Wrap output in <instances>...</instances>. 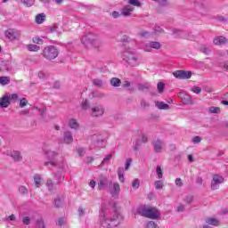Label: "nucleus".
<instances>
[{"label":"nucleus","instance_id":"ea45409f","mask_svg":"<svg viewBox=\"0 0 228 228\" xmlns=\"http://www.w3.org/2000/svg\"><path fill=\"white\" fill-rule=\"evenodd\" d=\"M93 84L95 86H102V80L101 79H94L93 80Z\"/></svg>","mask_w":228,"mask_h":228},{"label":"nucleus","instance_id":"4468645a","mask_svg":"<svg viewBox=\"0 0 228 228\" xmlns=\"http://www.w3.org/2000/svg\"><path fill=\"white\" fill-rule=\"evenodd\" d=\"M228 40L227 38L220 36V37H217L214 39V44L215 45H224L225 44H227Z\"/></svg>","mask_w":228,"mask_h":228},{"label":"nucleus","instance_id":"1a4fd4ad","mask_svg":"<svg viewBox=\"0 0 228 228\" xmlns=\"http://www.w3.org/2000/svg\"><path fill=\"white\" fill-rule=\"evenodd\" d=\"M224 183V177L220 175H214L211 183L212 190H216V184H222Z\"/></svg>","mask_w":228,"mask_h":228},{"label":"nucleus","instance_id":"6e6d98bb","mask_svg":"<svg viewBox=\"0 0 228 228\" xmlns=\"http://www.w3.org/2000/svg\"><path fill=\"white\" fill-rule=\"evenodd\" d=\"M30 219L29 217L26 216L23 218V224L24 225H29Z\"/></svg>","mask_w":228,"mask_h":228},{"label":"nucleus","instance_id":"72a5a7b5","mask_svg":"<svg viewBox=\"0 0 228 228\" xmlns=\"http://www.w3.org/2000/svg\"><path fill=\"white\" fill-rule=\"evenodd\" d=\"M32 42L33 44H37V45H42V44H44V40L40 37H33Z\"/></svg>","mask_w":228,"mask_h":228},{"label":"nucleus","instance_id":"e433bc0d","mask_svg":"<svg viewBox=\"0 0 228 228\" xmlns=\"http://www.w3.org/2000/svg\"><path fill=\"white\" fill-rule=\"evenodd\" d=\"M38 77H39V79H47V77H49V74H47L44 71H39Z\"/></svg>","mask_w":228,"mask_h":228},{"label":"nucleus","instance_id":"09e8293b","mask_svg":"<svg viewBox=\"0 0 228 228\" xmlns=\"http://www.w3.org/2000/svg\"><path fill=\"white\" fill-rule=\"evenodd\" d=\"M111 16L113 17V19H118V17H120V12L114 11L112 12Z\"/></svg>","mask_w":228,"mask_h":228},{"label":"nucleus","instance_id":"58836bf2","mask_svg":"<svg viewBox=\"0 0 228 228\" xmlns=\"http://www.w3.org/2000/svg\"><path fill=\"white\" fill-rule=\"evenodd\" d=\"M157 175L159 179H163V169L159 166L157 167Z\"/></svg>","mask_w":228,"mask_h":228},{"label":"nucleus","instance_id":"a211bd4d","mask_svg":"<svg viewBox=\"0 0 228 228\" xmlns=\"http://www.w3.org/2000/svg\"><path fill=\"white\" fill-rule=\"evenodd\" d=\"M11 158H12L14 161H20V159H22V156H20V152L16 151H11Z\"/></svg>","mask_w":228,"mask_h":228},{"label":"nucleus","instance_id":"20e7f679","mask_svg":"<svg viewBox=\"0 0 228 228\" xmlns=\"http://www.w3.org/2000/svg\"><path fill=\"white\" fill-rule=\"evenodd\" d=\"M173 76L176 79H190L191 78V71H185L183 69H179V70L174 71Z\"/></svg>","mask_w":228,"mask_h":228},{"label":"nucleus","instance_id":"9b49d317","mask_svg":"<svg viewBox=\"0 0 228 228\" xmlns=\"http://www.w3.org/2000/svg\"><path fill=\"white\" fill-rule=\"evenodd\" d=\"M10 104V95L5 94L0 98V108H8Z\"/></svg>","mask_w":228,"mask_h":228},{"label":"nucleus","instance_id":"c9c22d12","mask_svg":"<svg viewBox=\"0 0 228 228\" xmlns=\"http://www.w3.org/2000/svg\"><path fill=\"white\" fill-rule=\"evenodd\" d=\"M28 106V99L21 98L20 101V108H26Z\"/></svg>","mask_w":228,"mask_h":228},{"label":"nucleus","instance_id":"a19ab883","mask_svg":"<svg viewBox=\"0 0 228 228\" xmlns=\"http://www.w3.org/2000/svg\"><path fill=\"white\" fill-rule=\"evenodd\" d=\"M186 204H191L193 202V196L189 195L184 199Z\"/></svg>","mask_w":228,"mask_h":228},{"label":"nucleus","instance_id":"ddd939ff","mask_svg":"<svg viewBox=\"0 0 228 228\" xmlns=\"http://www.w3.org/2000/svg\"><path fill=\"white\" fill-rule=\"evenodd\" d=\"M155 152H161L163 151V142L156 140L152 142Z\"/></svg>","mask_w":228,"mask_h":228},{"label":"nucleus","instance_id":"cd10ccee","mask_svg":"<svg viewBox=\"0 0 228 228\" xmlns=\"http://www.w3.org/2000/svg\"><path fill=\"white\" fill-rule=\"evenodd\" d=\"M158 92L159 94H163L165 90V83L163 82H159L157 85Z\"/></svg>","mask_w":228,"mask_h":228},{"label":"nucleus","instance_id":"774afa93","mask_svg":"<svg viewBox=\"0 0 228 228\" xmlns=\"http://www.w3.org/2000/svg\"><path fill=\"white\" fill-rule=\"evenodd\" d=\"M188 160L190 161V163H193V156L188 155Z\"/></svg>","mask_w":228,"mask_h":228},{"label":"nucleus","instance_id":"6ab92c4d","mask_svg":"<svg viewBox=\"0 0 228 228\" xmlns=\"http://www.w3.org/2000/svg\"><path fill=\"white\" fill-rule=\"evenodd\" d=\"M182 101L183 104H193V100L191 99V96L188 94H183L182 97Z\"/></svg>","mask_w":228,"mask_h":228},{"label":"nucleus","instance_id":"69168bd1","mask_svg":"<svg viewBox=\"0 0 228 228\" xmlns=\"http://www.w3.org/2000/svg\"><path fill=\"white\" fill-rule=\"evenodd\" d=\"M89 186L91 188H95V181L92 180L90 183H89Z\"/></svg>","mask_w":228,"mask_h":228},{"label":"nucleus","instance_id":"338daca9","mask_svg":"<svg viewBox=\"0 0 228 228\" xmlns=\"http://www.w3.org/2000/svg\"><path fill=\"white\" fill-rule=\"evenodd\" d=\"M147 34H148L147 31H141V32L139 33L140 37H146Z\"/></svg>","mask_w":228,"mask_h":228},{"label":"nucleus","instance_id":"49530a36","mask_svg":"<svg viewBox=\"0 0 228 228\" xmlns=\"http://www.w3.org/2000/svg\"><path fill=\"white\" fill-rule=\"evenodd\" d=\"M192 142L193 143H200V142H202V138H200V136H194L192 138Z\"/></svg>","mask_w":228,"mask_h":228},{"label":"nucleus","instance_id":"4c0bfd02","mask_svg":"<svg viewBox=\"0 0 228 228\" xmlns=\"http://www.w3.org/2000/svg\"><path fill=\"white\" fill-rule=\"evenodd\" d=\"M129 4H132L133 6L140 7L142 6V4L138 0H128Z\"/></svg>","mask_w":228,"mask_h":228},{"label":"nucleus","instance_id":"37998d69","mask_svg":"<svg viewBox=\"0 0 228 228\" xmlns=\"http://www.w3.org/2000/svg\"><path fill=\"white\" fill-rule=\"evenodd\" d=\"M175 35L178 33L180 38H186V34L181 30H174Z\"/></svg>","mask_w":228,"mask_h":228},{"label":"nucleus","instance_id":"f257e3e1","mask_svg":"<svg viewBox=\"0 0 228 228\" xmlns=\"http://www.w3.org/2000/svg\"><path fill=\"white\" fill-rule=\"evenodd\" d=\"M137 213L141 216H145V218H151V220L159 218V210L154 207L141 206L137 208Z\"/></svg>","mask_w":228,"mask_h":228},{"label":"nucleus","instance_id":"473e14b6","mask_svg":"<svg viewBox=\"0 0 228 228\" xmlns=\"http://www.w3.org/2000/svg\"><path fill=\"white\" fill-rule=\"evenodd\" d=\"M36 188H40V185L42 184V178L40 176H36L34 178Z\"/></svg>","mask_w":228,"mask_h":228},{"label":"nucleus","instance_id":"c756f323","mask_svg":"<svg viewBox=\"0 0 228 228\" xmlns=\"http://www.w3.org/2000/svg\"><path fill=\"white\" fill-rule=\"evenodd\" d=\"M9 83H10V77H0V85H8Z\"/></svg>","mask_w":228,"mask_h":228},{"label":"nucleus","instance_id":"5fc2aeb1","mask_svg":"<svg viewBox=\"0 0 228 228\" xmlns=\"http://www.w3.org/2000/svg\"><path fill=\"white\" fill-rule=\"evenodd\" d=\"M19 191L20 193H28V189L24 186L20 187Z\"/></svg>","mask_w":228,"mask_h":228},{"label":"nucleus","instance_id":"f704fd0d","mask_svg":"<svg viewBox=\"0 0 228 228\" xmlns=\"http://www.w3.org/2000/svg\"><path fill=\"white\" fill-rule=\"evenodd\" d=\"M36 228H45V224H44L43 219H38L37 221Z\"/></svg>","mask_w":228,"mask_h":228},{"label":"nucleus","instance_id":"13d9d810","mask_svg":"<svg viewBox=\"0 0 228 228\" xmlns=\"http://www.w3.org/2000/svg\"><path fill=\"white\" fill-rule=\"evenodd\" d=\"M141 106L142 107V108H149V102H145V101H142L141 102Z\"/></svg>","mask_w":228,"mask_h":228},{"label":"nucleus","instance_id":"7ed1b4c3","mask_svg":"<svg viewBox=\"0 0 228 228\" xmlns=\"http://www.w3.org/2000/svg\"><path fill=\"white\" fill-rule=\"evenodd\" d=\"M58 49L56 47L50 45L48 47H45L43 51V56L45 58V60H55L58 58Z\"/></svg>","mask_w":228,"mask_h":228},{"label":"nucleus","instance_id":"603ef678","mask_svg":"<svg viewBox=\"0 0 228 228\" xmlns=\"http://www.w3.org/2000/svg\"><path fill=\"white\" fill-rule=\"evenodd\" d=\"M113 188H114V191H115L116 192L120 191V184H118V183H114Z\"/></svg>","mask_w":228,"mask_h":228},{"label":"nucleus","instance_id":"2eb2a0df","mask_svg":"<svg viewBox=\"0 0 228 228\" xmlns=\"http://www.w3.org/2000/svg\"><path fill=\"white\" fill-rule=\"evenodd\" d=\"M108 186V178L106 176H101L99 181V190H104Z\"/></svg>","mask_w":228,"mask_h":228},{"label":"nucleus","instance_id":"0e129e2a","mask_svg":"<svg viewBox=\"0 0 228 228\" xmlns=\"http://www.w3.org/2000/svg\"><path fill=\"white\" fill-rule=\"evenodd\" d=\"M202 53H204L205 54H208V53H209V49H208L206 46H204L203 48H201Z\"/></svg>","mask_w":228,"mask_h":228},{"label":"nucleus","instance_id":"a878e982","mask_svg":"<svg viewBox=\"0 0 228 228\" xmlns=\"http://www.w3.org/2000/svg\"><path fill=\"white\" fill-rule=\"evenodd\" d=\"M44 19H45V15L44 13L37 14L36 16V22L37 24H42V22H44Z\"/></svg>","mask_w":228,"mask_h":228},{"label":"nucleus","instance_id":"9d476101","mask_svg":"<svg viewBox=\"0 0 228 228\" xmlns=\"http://www.w3.org/2000/svg\"><path fill=\"white\" fill-rule=\"evenodd\" d=\"M151 49H161V43L156 41L150 42L149 45L145 46V51L151 53Z\"/></svg>","mask_w":228,"mask_h":228},{"label":"nucleus","instance_id":"393cba45","mask_svg":"<svg viewBox=\"0 0 228 228\" xmlns=\"http://www.w3.org/2000/svg\"><path fill=\"white\" fill-rule=\"evenodd\" d=\"M208 113H222V110L220 109V107H209L208 108Z\"/></svg>","mask_w":228,"mask_h":228},{"label":"nucleus","instance_id":"bb28decb","mask_svg":"<svg viewBox=\"0 0 228 228\" xmlns=\"http://www.w3.org/2000/svg\"><path fill=\"white\" fill-rule=\"evenodd\" d=\"M132 188L134 190H138L140 188V179L135 178L133 182H132Z\"/></svg>","mask_w":228,"mask_h":228},{"label":"nucleus","instance_id":"2f4dec72","mask_svg":"<svg viewBox=\"0 0 228 228\" xmlns=\"http://www.w3.org/2000/svg\"><path fill=\"white\" fill-rule=\"evenodd\" d=\"M163 186H164L163 181L159 180V181L155 182V188H156V190H163Z\"/></svg>","mask_w":228,"mask_h":228},{"label":"nucleus","instance_id":"f03ea898","mask_svg":"<svg viewBox=\"0 0 228 228\" xmlns=\"http://www.w3.org/2000/svg\"><path fill=\"white\" fill-rule=\"evenodd\" d=\"M122 59L126 63H127L130 67H138V58L134 56V54L129 51H126L122 53Z\"/></svg>","mask_w":228,"mask_h":228},{"label":"nucleus","instance_id":"b1692460","mask_svg":"<svg viewBox=\"0 0 228 228\" xmlns=\"http://www.w3.org/2000/svg\"><path fill=\"white\" fill-rule=\"evenodd\" d=\"M157 108H159V110H168V104L163 102H158L156 103Z\"/></svg>","mask_w":228,"mask_h":228},{"label":"nucleus","instance_id":"f3484780","mask_svg":"<svg viewBox=\"0 0 228 228\" xmlns=\"http://www.w3.org/2000/svg\"><path fill=\"white\" fill-rule=\"evenodd\" d=\"M72 142H74L72 134L70 132L64 133V142L65 143H72Z\"/></svg>","mask_w":228,"mask_h":228},{"label":"nucleus","instance_id":"052dcab7","mask_svg":"<svg viewBox=\"0 0 228 228\" xmlns=\"http://www.w3.org/2000/svg\"><path fill=\"white\" fill-rule=\"evenodd\" d=\"M128 86H131V83H129V81H125L123 83V87L124 88H127Z\"/></svg>","mask_w":228,"mask_h":228},{"label":"nucleus","instance_id":"79ce46f5","mask_svg":"<svg viewBox=\"0 0 228 228\" xmlns=\"http://www.w3.org/2000/svg\"><path fill=\"white\" fill-rule=\"evenodd\" d=\"M48 158H49V159H54V158H58V153L50 151V152H48Z\"/></svg>","mask_w":228,"mask_h":228},{"label":"nucleus","instance_id":"680f3d73","mask_svg":"<svg viewBox=\"0 0 228 228\" xmlns=\"http://www.w3.org/2000/svg\"><path fill=\"white\" fill-rule=\"evenodd\" d=\"M58 224L61 227V225H63V224H65V220H63V218H59Z\"/></svg>","mask_w":228,"mask_h":228},{"label":"nucleus","instance_id":"dca6fc26","mask_svg":"<svg viewBox=\"0 0 228 228\" xmlns=\"http://www.w3.org/2000/svg\"><path fill=\"white\" fill-rule=\"evenodd\" d=\"M17 3H20V4H23L26 8H31L33 4H35V0H16Z\"/></svg>","mask_w":228,"mask_h":228},{"label":"nucleus","instance_id":"7c9ffc66","mask_svg":"<svg viewBox=\"0 0 228 228\" xmlns=\"http://www.w3.org/2000/svg\"><path fill=\"white\" fill-rule=\"evenodd\" d=\"M45 167H48L49 168H53V167H56V160H50L48 162H45Z\"/></svg>","mask_w":228,"mask_h":228},{"label":"nucleus","instance_id":"f8f14e48","mask_svg":"<svg viewBox=\"0 0 228 228\" xmlns=\"http://www.w3.org/2000/svg\"><path fill=\"white\" fill-rule=\"evenodd\" d=\"M134 11V8L131 5H126L122 11H121V15L123 17H130L131 12Z\"/></svg>","mask_w":228,"mask_h":228},{"label":"nucleus","instance_id":"4be33fe9","mask_svg":"<svg viewBox=\"0 0 228 228\" xmlns=\"http://www.w3.org/2000/svg\"><path fill=\"white\" fill-rule=\"evenodd\" d=\"M121 84H122V82L120 81L119 78L113 77L112 79H110L111 86L118 87V86H120Z\"/></svg>","mask_w":228,"mask_h":228},{"label":"nucleus","instance_id":"3c124183","mask_svg":"<svg viewBox=\"0 0 228 228\" xmlns=\"http://www.w3.org/2000/svg\"><path fill=\"white\" fill-rule=\"evenodd\" d=\"M131 161H133L131 159L126 160L125 170H129V167H131Z\"/></svg>","mask_w":228,"mask_h":228},{"label":"nucleus","instance_id":"de8ad7c7","mask_svg":"<svg viewBox=\"0 0 228 228\" xmlns=\"http://www.w3.org/2000/svg\"><path fill=\"white\" fill-rule=\"evenodd\" d=\"M191 92H193L194 94H200V92H202V89L199 86H196L191 88Z\"/></svg>","mask_w":228,"mask_h":228},{"label":"nucleus","instance_id":"4d7b16f0","mask_svg":"<svg viewBox=\"0 0 228 228\" xmlns=\"http://www.w3.org/2000/svg\"><path fill=\"white\" fill-rule=\"evenodd\" d=\"M139 88H140V90H145V88H151V85H149V84H146V85H141L140 86H139Z\"/></svg>","mask_w":228,"mask_h":228},{"label":"nucleus","instance_id":"aec40b11","mask_svg":"<svg viewBox=\"0 0 228 228\" xmlns=\"http://www.w3.org/2000/svg\"><path fill=\"white\" fill-rule=\"evenodd\" d=\"M27 49L30 53H37V52L40 51V46H38L37 45L30 44V45H27Z\"/></svg>","mask_w":228,"mask_h":228},{"label":"nucleus","instance_id":"0eeeda50","mask_svg":"<svg viewBox=\"0 0 228 228\" xmlns=\"http://www.w3.org/2000/svg\"><path fill=\"white\" fill-rule=\"evenodd\" d=\"M87 39L89 40L91 45H93V47H94L95 49H99V47H101L102 45L101 41L97 39L96 36L89 34L87 36Z\"/></svg>","mask_w":228,"mask_h":228},{"label":"nucleus","instance_id":"864d4df0","mask_svg":"<svg viewBox=\"0 0 228 228\" xmlns=\"http://www.w3.org/2000/svg\"><path fill=\"white\" fill-rule=\"evenodd\" d=\"M147 142V137L145 135H142V139H138L139 143H145Z\"/></svg>","mask_w":228,"mask_h":228},{"label":"nucleus","instance_id":"6e6552de","mask_svg":"<svg viewBox=\"0 0 228 228\" xmlns=\"http://www.w3.org/2000/svg\"><path fill=\"white\" fill-rule=\"evenodd\" d=\"M104 115V107L98 105L92 108V117H102Z\"/></svg>","mask_w":228,"mask_h":228},{"label":"nucleus","instance_id":"39448f33","mask_svg":"<svg viewBox=\"0 0 228 228\" xmlns=\"http://www.w3.org/2000/svg\"><path fill=\"white\" fill-rule=\"evenodd\" d=\"M5 37L11 40V42H14V40H19V38H20V32L13 28H9L5 31Z\"/></svg>","mask_w":228,"mask_h":228},{"label":"nucleus","instance_id":"a18cd8bd","mask_svg":"<svg viewBox=\"0 0 228 228\" xmlns=\"http://www.w3.org/2000/svg\"><path fill=\"white\" fill-rule=\"evenodd\" d=\"M10 96V102L11 101H17L19 99V94H9Z\"/></svg>","mask_w":228,"mask_h":228},{"label":"nucleus","instance_id":"5701e85b","mask_svg":"<svg viewBox=\"0 0 228 228\" xmlns=\"http://www.w3.org/2000/svg\"><path fill=\"white\" fill-rule=\"evenodd\" d=\"M118 180L120 183H124L125 178H124V167H119L118 169Z\"/></svg>","mask_w":228,"mask_h":228},{"label":"nucleus","instance_id":"423d86ee","mask_svg":"<svg viewBox=\"0 0 228 228\" xmlns=\"http://www.w3.org/2000/svg\"><path fill=\"white\" fill-rule=\"evenodd\" d=\"M114 215L115 216L113 219L103 218V221L102 222V225L105 228L117 227V224H118L117 222V218H118V214L115 212Z\"/></svg>","mask_w":228,"mask_h":228},{"label":"nucleus","instance_id":"412c9836","mask_svg":"<svg viewBox=\"0 0 228 228\" xmlns=\"http://www.w3.org/2000/svg\"><path fill=\"white\" fill-rule=\"evenodd\" d=\"M69 126L71 129H77L79 127V123H77V120L71 118L69 119Z\"/></svg>","mask_w":228,"mask_h":228},{"label":"nucleus","instance_id":"e2e57ef3","mask_svg":"<svg viewBox=\"0 0 228 228\" xmlns=\"http://www.w3.org/2000/svg\"><path fill=\"white\" fill-rule=\"evenodd\" d=\"M82 108H83V110H86V108H88V102L86 101L85 102H83Z\"/></svg>","mask_w":228,"mask_h":228},{"label":"nucleus","instance_id":"c03bdc74","mask_svg":"<svg viewBox=\"0 0 228 228\" xmlns=\"http://www.w3.org/2000/svg\"><path fill=\"white\" fill-rule=\"evenodd\" d=\"M146 228H158V227L156 226V223H154L153 221H150L147 224Z\"/></svg>","mask_w":228,"mask_h":228},{"label":"nucleus","instance_id":"c85d7f7f","mask_svg":"<svg viewBox=\"0 0 228 228\" xmlns=\"http://www.w3.org/2000/svg\"><path fill=\"white\" fill-rule=\"evenodd\" d=\"M206 222L207 224H209V225H218V220H216V218H208Z\"/></svg>","mask_w":228,"mask_h":228},{"label":"nucleus","instance_id":"bf43d9fd","mask_svg":"<svg viewBox=\"0 0 228 228\" xmlns=\"http://www.w3.org/2000/svg\"><path fill=\"white\" fill-rule=\"evenodd\" d=\"M110 159H111V155H107L103 160H102V163H106V161H110Z\"/></svg>","mask_w":228,"mask_h":228},{"label":"nucleus","instance_id":"8fccbe9b","mask_svg":"<svg viewBox=\"0 0 228 228\" xmlns=\"http://www.w3.org/2000/svg\"><path fill=\"white\" fill-rule=\"evenodd\" d=\"M176 186H183V180L181 178H176L175 181Z\"/></svg>","mask_w":228,"mask_h":228}]
</instances>
